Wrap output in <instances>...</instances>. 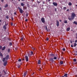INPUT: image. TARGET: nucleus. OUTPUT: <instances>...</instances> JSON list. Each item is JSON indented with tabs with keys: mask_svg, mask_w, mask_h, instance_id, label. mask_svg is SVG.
<instances>
[{
	"mask_svg": "<svg viewBox=\"0 0 77 77\" xmlns=\"http://www.w3.org/2000/svg\"><path fill=\"white\" fill-rule=\"evenodd\" d=\"M46 30H47V32H48V28H47V26H46L45 27Z\"/></svg>",
	"mask_w": 77,
	"mask_h": 77,
	"instance_id": "obj_26",
	"label": "nucleus"
},
{
	"mask_svg": "<svg viewBox=\"0 0 77 77\" xmlns=\"http://www.w3.org/2000/svg\"><path fill=\"white\" fill-rule=\"evenodd\" d=\"M54 11L55 12H56L57 11V9H56V8H55L54 9Z\"/></svg>",
	"mask_w": 77,
	"mask_h": 77,
	"instance_id": "obj_41",
	"label": "nucleus"
},
{
	"mask_svg": "<svg viewBox=\"0 0 77 77\" xmlns=\"http://www.w3.org/2000/svg\"><path fill=\"white\" fill-rule=\"evenodd\" d=\"M75 54V55H76V56H77V53L76 54Z\"/></svg>",
	"mask_w": 77,
	"mask_h": 77,
	"instance_id": "obj_64",
	"label": "nucleus"
},
{
	"mask_svg": "<svg viewBox=\"0 0 77 77\" xmlns=\"http://www.w3.org/2000/svg\"><path fill=\"white\" fill-rule=\"evenodd\" d=\"M47 0V1H48V2H50V1H51V0H46V1Z\"/></svg>",
	"mask_w": 77,
	"mask_h": 77,
	"instance_id": "obj_51",
	"label": "nucleus"
},
{
	"mask_svg": "<svg viewBox=\"0 0 77 77\" xmlns=\"http://www.w3.org/2000/svg\"><path fill=\"white\" fill-rule=\"evenodd\" d=\"M26 74H27V72H24V74H23V76L26 77Z\"/></svg>",
	"mask_w": 77,
	"mask_h": 77,
	"instance_id": "obj_12",
	"label": "nucleus"
},
{
	"mask_svg": "<svg viewBox=\"0 0 77 77\" xmlns=\"http://www.w3.org/2000/svg\"><path fill=\"white\" fill-rule=\"evenodd\" d=\"M0 11H2V7H0Z\"/></svg>",
	"mask_w": 77,
	"mask_h": 77,
	"instance_id": "obj_53",
	"label": "nucleus"
},
{
	"mask_svg": "<svg viewBox=\"0 0 77 77\" xmlns=\"http://www.w3.org/2000/svg\"><path fill=\"white\" fill-rule=\"evenodd\" d=\"M1 2H2L3 3V2H4V0H1Z\"/></svg>",
	"mask_w": 77,
	"mask_h": 77,
	"instance_id": "obj_50",
	"label": "nucleus"
},
{
	"mask_svg": "<svg viewBox=\"0 0 77 77\" xmlns=\"http://www.w3.org/2000/svg\"><path fill=\"white\" fill-rule=\"evenodd\" d=\"M68 19L70 21H71L72 20V18H69Z\"/></svg>",
	"mask_w": 77,
	"mask_h": 77,
	"instance_id": "obj_37",
	"label": "nucleus"
},
{
	"mask_svg": "<svg viewBox=\"0 0 77 77\" xmlns=\"http://www.w3.org/2000/svg\"><path fill=\"white\" fill-rule=\"evenodd\" d=\"M76 16L75 14L74 13V12H72V20H74V17Z\"/></svg>",
	"mask_w": 77,
	"mask_h": 77,
	"instance_id": "obj_1",
	"label": "nucleus"
},
{
	"mask_svg": "<svg viewBox=\"0 0 77 77\" xmlns=\"http://www.w3.org/2000/svg\"><path fill=\"white\" fill-rule=\"evenodd\" d=\"M20 40L21 41H23V38L22 37L20 38Z\"/></svg>",
	"mask_w": 77,
	"mask_h": 77,
	"instance_id": "obj_40",
	"label": "nucleus"
},
{
	"mask_svg": "<svg viewBox=\"0 0 77 77\" xmlns=\"http://www.w3.org/2000/svg\"><path fill=\"white\" fill-rule=\"evenodd\" d=\"M66 11H69V9H68L66 10Z\"/></svg>",
	"mask_w": 77,
	"mask_h": 77,
	"instance_id": "obj_56",
	"label": "nucleus"
},
{
	"mask_svg": "<svg viewBox=\"0 0 77 77\" xmlns=\"http://www.w3.org/2000/svg\"><path fill=\"white\" fill-rule=\"evenodd\" d=\"M5 48H6V47H5V46H4L2 49V51H4V50H5Z\"/></svg>",
	"mask_w": 77,
	"mask_h": 77,
	"instance_id": "obj_14",
	"label": "nucleus"
},
{
	"mask_svg": "<svg viewBox=\"0 0 77 77\" xmlns=\"http://www.w3.org/2000/svg\"><path fill=\"white\" fill-rule=\"evenodd\" d=\"M2 46H0V49H2Z\"/></svg>",
	"mask_w": 77,
	"mask_h": 77,
	"instance_id": "obj_48",
	"label": "nucleus"
},
{
	"mask_svg": "<svg viewBox=\"0 0 77 77\" xmlns=\"http://www.w3.org/2000/svg\"><path fill=\"white\" fill-rule=\"evenodd\" d=\"M9 45L11 46V45H12V42H10Z\"/></svg>",
	"mask_w": 77,
	"mask_h": 77,
	"instance_id": "obj_34",
	"label": "nucleus"
},
{
	"mask_svg": "<svg viewBox=\"0 0 77 77\" xmlns=\"http://www.w3.org/2000/svg\"><path fill=\"white\" fill-rule=\"evenodd\" d=\"M7 61L6 60L5 62H4L3 65L5 66H6V65H7Z\"/></svg>",
	"mask_w": 77,
	"mask_h": 77,
	"instance_id": "obj_6",
	"label": "nucleus"
},
{
	"mask_svg": "<svg viewBox=\"0 0 77 77\" xmlns=\"http://www.w3.org/2000/svg\"><path fill=\"white\" fill-rule=\"evenodd\" d=\"M24 9H27V7H25L24 8Z\"/></svg>",
	"mask_w": 77,
	"mask_h": 77,
	"instance_id": "obj_58",
	"label": "nucleus"
},
{
	"mask_svg": "<svg viewBox=\"0 0 77 77\" xmlns=\"http://www.w3.org/2000/svg\"><path fill=\"white\" fill-rule=\"evenodd\" d=\"M11 51V49H8V53H9Z\"/></svg>",
	"mask_w": 77,
	"mask_h": 77,
	"instance_id": "obj_25",
	"label": "nucleus"
},
{
	"mask_svg": "<svg viewBox=\"0 0 77 77\" xmlns=\"http://www.w3.org/2000/svg\"><path fill=\"white\" fill-rule=\"evenodd\" d=\"M76 45H77V44L75 43L74 44V47H76Z\"/></svg>",
	"mask_w": 77,
	"mask_h": 77,
	"instance_id": "obj_30",
	"label": "nucleus"
},
{
	"mask_svg": "<svg viewBox=\"0 0 77 77\" xmlns=\"http://www.w3.org/2000/svg\"><path fill=\"white\" fill-rule=\"evenodd\" d=\"M54 60H56V59H57V57H54Z\"/></svg>",
	"mask_w": 77,
	"mask_h": 77,
	"instance_id": "obj_29",
	"label": "nucleus"
},
{
	"mask_svg": "<svg viewBox=\"0 0 77 77\" xmlns=\"http://www.w3.org/2000/svg\"><path fill=\"white\" fill-rule=\"evenodd\" d=\"M64 76L65 77H68V74H67V73L65 74Z\"/></svg>",
	"mask_w": 77,
	"mask_h": 77,
	"instance_id": "obj_13",
	"label": "nucleus"
},
{
	"mask_svg": "<svg viewBox=\"0 0 77 77\" xmlns=\"http://www.w3.org/2000/svg\"><path fill=\"white\" fill-rule=\"evenodd\" d=\"M77 40H76L75 41V43H77Z\"/></svg>",
	"mask_w": 77,
	"mask_h": 77,
	"instance_id": "obj_55",
	"label": "nucleus"
},
{
	"mask_svg": "<svg viewBox=\"0 0 77 77\" xmlns=\"http://www.w3.org/2000/svg\"><path fill=\"white\" fill-rule=\"evenodd\" d=\"M57 27H58L59 26V22L58 20H57Z\"/></svg>",
	"mask_w": 77,
	"mask_h": 77,
	"instance_id": "obj_8",
	"label": "nucleus"
},
{
	"mask_svg": "<svg viewBox=\"0 0 77 77\" xmlns=\"http://www.w3.org/2000/svg\"><path fill=\"white\" fill-rule=\"evenodd\" d=\"M48 39H49V38H48L47 37L46 38V40L48 41Z\"/></svg>",
	"mask_w": 77,
	"mask_h": 77,
	"instance_id": "obj_44",
	"label": "nucleus"
},
{
	"mask_svg": "<svg viewBox=\"0 0 77 77\" xmlns=\"http://www.w3.org/2000/svg\"><path fill=\"white\" fill-rule=\"evenodd\" d=\"M11 25L12 26H13V23H11Z\"/></svg>",
	"mask_w": 77,
	"mask_h": 77,
	"instance_id": "obj_52",
	"label": "nucleus"
},
{
	"mask_svg": "<svg viewBox=\"0 0 77 77\" xmlns=\"http://www.w3.org/2000/svg\"><path fill=\"white\" fill-rule=\"evenodd\" d=\"M70 30V27L66 29V31L67 32H68V31H69Z\"/></svg>",
	"mask_w": 77,
	"mask_h": 77,
	"instance_id": "obj_15",
	"label": "nucleus"
},
{
	"mask_svg": "<svg viewBox=\"0 0 77 77\" xmlns=\"http://www.w3.org/2000/svg\"><path fill=\"white\" fill-rule=\"evenodd\" d=\"M49 60L50 61H51V62H52V63H53L54 62V60H53V58H51L49 59Z\"/></svg>",
	"mask_w": 77,
	"mask_h": 77,
	"instance_id": "obj_7",
	"label": "nucleus"
},
{
	"mask_svg": "<svg viewBox=\"0 0 77 77\" xmlns=\"http://www.w3.org/2000/svg\"><path fill=\"white\" fill-rule=\"evenodd\" d=\"M59 21L60 22H62V20H60Z\"/></svg>",
	"mask_w": 77,
	"mask_h": 77,
	"instance_id": "obj_61",
	"label": "nucleus"
},
{
	"mask_svg": "<svg viewBox=\"0 0 77 77\" xmlns=\"http://www.w3.org/2000/svg\"><path fill=\"white\" fill-rule=\"evenodd\" d=\"M6 18L7 19H8L9 18V16H6Z\"/></svg>",
	"mask_w": 77,
	"mask_h": 77,
	"instance_id": "obj_39",
	"label": "nucleus"
},
{
	"mask_svg": "<svg viewBox=\"0 0 77 77\" xmlns=\"http://www.w3.org/2000/svg\"><path fill=\"white\" fill-rule=\"evenodd\" d=\"M32 49V50H35V48H33V47H32L31 48Z\"/></svg>",
	"mask_w": 77,
	"mask_h": 77,
	"instance_id": "obj_35",
	"label": "nucleus"
},
{
	"mask_svg": "<svg viewBox=\"0 0 77 77\" xmlns=\"http://www.w3.org/2000/svg\"><path fill=\"white\" fill-rule=\"evenodd\" d=\"M4 7L5 8H7V7H8V4H6V5H5Z\"/></svg>",
	"mask_w": 77,
	"mask_h": 77,
	"instance_id": "obj_19",
	"label": "nucleus"
},
{
	"mask_svg": "<svg viewBox=\"0 0 77 77\" xmlns=\"http://www.w3.org/2000/svg\"><path fill=\"white\" fill-rule=\"evenodd\" d=\"M25 58L26 60V62L29 61V58L28 57V56H27L26 55L25 56Z\"/></svg>",
	"mask_w": 77,
	"mask_h": 77,
	"instance_id": "obj_4",
	"label": "nucleus"
},
{
	"mask_svg": "<svg viewBox=\"0 0 77 77\" xmlns=\"http://www.w3.org/2000/svg\"><path fill=\"white\" fill-rule=\"evenodd\" d=\"M5 59H6V58H3L2 60L4 62H5Z\"/></svg>",
	"mask_w": 77,
	"mask_h": 77,
	"instance_id": "obj_23",
	"label": "nucleus"
},
{
	"mask_svg": "<svg viewBox=\"0 0 77 77\" xmlns=\"http://www.w3.org/2000/svg\"><path fill=\"white\" fill-rule=\"evenodd\" d=\"M18 8L19 9V10H20V14H23V10H22V9L20 7H18Z\"/></svg>",
	"mask_w": 77,
	"mask_h": 77,
	"instance_id": "obj_2",
	"label": "nucleus"
},
{
	"mask_svg": "<svg viewBox=\"0 0 77 77\" xmlns=\"http://www.w3.org/2000/svg\"><path fill=\"white\" fill-rule=\"evenodd\" d=\"M16 14H17V13H16V12H15L14 13V15H16Z\"/></svg>",
	"mask_w": 77,
	"mask_h": 77,
	"instance_id": "obj_57",
	"label": "nucleus"
},
{
	"mask_svg": "<svg viewBox=\"0 0 77 77\" xmlns=\"http://www.w3.org/2000/svg\"><path fill=\"white\" fill-rule=\"evenodd\" d=\"M53 4L54 6H57V4L56 2H53Z\"/></svg>",
	"mask_w": 77,
	"mask_h": 77,
	"instance_id": "obj_9",
	"label": "nucleus"
},
{
	"mask_svg": "<svg viewBox=\"0 0 77 77\" xmlns=\"http://www.w3.org/2000/svg\"><path fill=\"white\" fill-rule=\"evenodd\" d=\"M73 61L74 62H76V61H77V60H76V59L75 58L73 59Z\"/></svg>",
	"mask_w": 77,
	"mask_h": 77,
	"instance_id": "obj_31",
	"label": "nucleus"
},
{
	"mask_svg": "<svg viewBox=\"0 0 77 77\" xmlns=\"http://www.w3.org/2000/svg\"><path fill=\"white\" fill-rule=\"evenodd\" d=\"M73 23L76 25H77V22L76 21H74Z\"/></svg>",
	"mask_w": 77,
	"mask_h": 77,
	"instance_id": "obj_18",
	"label": "nucleus"
},
{
	"mask_svg": "<svg viewBox=\"0 0 77 77\" xmlns=\"http://www.w3.org/2000/svg\"><path fill=\"white\" fill-rule=\"evenodd\" d=\"M28 21V19H26V20H25V21L26 22H27V21Z\"/></svg>",
	"mask_w": 77,
	"mask_h": 77,
	"instance_id": "obj_45",
	"label": "nucleus"
},
{
	"mask_svg": "<svg viewBox=\"0 0 77 77\" xmlns=\"http://www.w3.org/2000/svg\"><path fill=\"white\" fill-rule=\"evenodd\" d=\"M43 4H45V2H43Z\"/></svg>",
	"mask_w": 77,
	"mask_h": 77,
	"instance_id": "obj_59",
	"label": "nucleus"
},
{
	"mask_svg": "<svg viewBox=\"0 0 77 77\" xmlns=\"http://www.w3.org/2000/svg\"><path fill=\"white\" fill-rule=\"evenodd\" d=\"M20 65H17V67L18 68H20Z\"/></svg>",
	"mask_w": 77,
	"mask_h": 77,
	"instance_id": "obj_33",
	"label": "nucleus"
},
{
	"mask_svg": "<svg viewBox=\"0 0 77 77\" xmlns=\"http://www.w3.org/2000/svg\"><path fill=\"white\" fill-rule=\"evenodd\" d=\"M71 47H73V45H71Z\"/></svg>",
	"mask_w": 77,
	"mask_h": 77,
	"instance_id": "obj_54",
	"label": "nucleus"
},
{
	"mask_svg": "<svg viewBox=\"0 0 77 77\" xmlns=\"http://www.w3.org/2000/svg\"><path fill=\"white\" fill-rule=\"evenodd\" d=\"M69 6H71L72 5V3H71V2H69Z\"/></svg>",
	"mask_w": 77,
	"mask_h": 77,
	"instance_id": "obj_24",
	"label": "nucleus"
},
{
	"mask_svg": "<svg viewBox=\"0 0 77 77\" xmlns=\"http://www.w3.org/2000/svg\"><path fill=\"white\" fill-rule=\"evenodd\" d=\"M41 64V60H39L38 62V64Z\"/></svg>",
	"mask_w": 77,
	"mask_h": 77,
	"instance_id": "obj_20",
	"label": "nucleus"
},
{
	"mask_svg": "<svg viewBox=\"0 0 77 77\" xmlns=\"http://www.w3.org/2000/svg\"><path fill=\"white\" fill-rule=\"evenodd\" d=\"M62 50H63V51H65V50H66V49H65V48H64Z\"/></svg>",
	"mask_w": 77,
	"mask_h": 77,
	"instance_id": "obj_27",
	"label": "nucleus"
},
{
	"mask_svg": "<svg viewBox=\"0 0 77 77\" xmlns=\"http://www.w3.org/2000/svg\"><path fill=\"white\" fill-rule=\"evenodd\" d=\"M39 71H41V70H42V69H39Z\"/></svg>",
	"mask_w": 77,
	"mask_h": 77,
	"instance_id": "obj_60",
	"label": "nucleus"
},
{
	"mask_svg": "<svg viewBox=\"0 0 77 77\" xmlns=\"http://www.w3.org/2000/svg\"><path fill=\"white\" fill-rule=\"evenodd\" d=\"M63 9H64V10H66V7H64Z\"/></svg>",
	"mask_w": 77,
	"mask_h": 77,
	"instance_id": "obj_36",
	"label": "nucleus"
},
{
	"mask_svg": "<svg viewBox=\"0 0 77 77\" xmlns=\"http://www.w3.org/2000/svg\"><path fill=\"white\" fill-rule=\"evenodd\" d=\"M50 56L51 57H54L55 56V55L54 54H50Z\"/></svg>",
	"mask_w": 77,
	"mask_h": 77,
	"instance_id": "obj_10",
	"label": "nucleus"
},
{
	"mask_svg": "<svg viewBox=\"0 0 77 77\" xmlns=\"http://www.w3.org/2000/svg\"><path fill=\"white\" fill-rule=\"evenodd\" d=\"M15 50H18V48L16 47L15 48Z\"/></svg>",
	"mask_w": 77,
	"mask_h": 77,
	"instance_id": "obj_46",
	"label": "nucleus"
},
{
	"mask_svg": "<svg viewBox=\"0 0 77 77\" xmlns=\"http://www.w3.org/2000/svg\"><path fill=\"white\" fill-rule=\"evenodd\" d=\"M60 63L61 65H62L63 64V62L62 61H61L60 62Z\"/></svg>",
	"mask_w": 77,
	"mask_h": 77,
	"instance_id": "obj_16",
	"label": "nucleus"
},
{
	"mask_svg": "<svg viewBox=\"0 0 77 77\" xmlns=\"http://www.w3.org/2000/svg\"><path fill=\"white\" fill-rule=\"evenodd\" d=\"M18 61L19 62H21V59H19L18 60Z\"/></svg>",
	"mask_w": 77,
	"mask_h": 77,
	"instance_id": "obj_38",
	"label": "nucleus"
},
{
	"mask_svg": "<svg viewBox=\"0 0 77 77\" xmlns=\"http://www.w3.org/2000/svg\"><path fill=\"white\" fill-rule=\"evenodd\" d=\"M3 28L5 30H6V26L5 25L3 26Z\"/></svg>",
	"mask_w": 77,
	"mask_h": 77,
	"instance_id": "obj_11",
	"label": "nucleus"
},
{
	"mask_svg": "<svg viewBox=\"0 0 77 77\" xmlns=\"http://www.w3.org/2000/svg\"><path fill=\"white\" fill-rule=\"evenodd\" d=\"M64 24H67V23H68V22L67 21V20H65L64 21Z\"/></svg>",
	"mask_w": 77,
	"mask_h": 77,
	"instance_id": "obj_17",
	"label": "nucleus"
},
{
	"mask_svg": "<svg viewBox=\"0 0 77 77\" xmlns=\"http://www.w3.org/2000/svg\"><path fill=\"white\" fill-rule=\"evenodd\" d=\"M11 20H13V21H14V18H13V17H11Z\"/></svg>",
	"mask_w": 77,
	"mask_h": 77,
	"instance_id": "obj_43",
	"label": "nucleus"
},
{
	"mask_svg": "<svg viewBox=\"0 0 77 77\" xmlns=\"http://www.w3.org/2000/svg\"><path fill=\"white\" fill-rule=\"evenodd\" d=\"M5 58L6 60H8V59H9V54H8L7 55H6Z\"/></svg>",
	"mask_w": 77,
	"mask_h": 77,
	"instance_id": "obj_5",
	"label": "nucleus"
},
{
	"mask_svg": "<svg viewBox=\"0 0 77 77\" xmlns=\"http://www.w3.org/2000/svg\"><path fill=\"white\" fill-rule=\"evenodd\" d=\"M5 25L6 26H7V25H8V23H7V24H6V23H5Z\"/></svg>",
	"mask_w": 77,
	"mask_h": 77,
	"instance_id": "obj_42",
	"label": "nucleus"
},
{
	"mask_svg": "<svg viewBox=\"0 0 77 77\" xmlns=\"http://www.w3.org/2000/svg\"><path fill=\"white\" fill-rule=\"evenodd\" d=\"M1 22H2V20H0V23H1Z\"/></svg>",
	"mask_w": 77,
	"mask_h": 77,
	"instance_id": "obj_62",
	"label": "nucleus"
},
{
	"mask_svg": "<svg viewBox=\"0 0 77 77\" xmlns=\"http://www.w3.org/2000/svg\"><path fill=\"white\" fill-rule=\"evenodd\" d=\"M41 20L43 23H45V18H44V17H42L41 19Z\"/></svg>",
	"mask_w": 77,
	"mask_h": 77,
	"instance_id": "obj_3",
	"label": "nucleus"
},
{
	"mask_svg": "<svg viewBox=\"0 0 77 77\" xmlns=\"http://www.w3.org/2000/svg\"><path fill=\"white\" fill-rule=\"evenodd\" d=\"M33 74H34V73H33L32 74V75H33Z\"/></svg>",
	"mask_w": 77,
	"mask_h": 77,
	"instance_id": "obj_63",
	"label": "nucleus"
},
{
	"mask_svg": "<svg viewBox=\"0 0 77 77\" xmlns=\"http://www.w3.org/2000/svg\"><path fill=\"white\" fill-rule=\"evenodd\" d=\"M37 3H38V4H39L40 3H41V1H40V2H39V1H37Z\"/></svg>",
	"mask_w": 77,
	"mask_h": 77,
	"instance_id": "obj_32",
	"label": "nucleus"
},
{
	"mask_svg": "<svg viewBox=\"0 0 77 77\" xmlns=\"http://www.w3.org/2000/svg\"><path fill=\"white\" fill-rule=\"evenodd\" d=\"M21 5L22 6H24V4L23 3H21Z\"/></svg>",
	"mask_w": 77,
	"mask_h": 77,
	"instance_id": "obj_21",
	"label": "nucleus"
},
{
	"mask_svg": "<svg viewBox=\"0 0 77 77\" xmlns=\"http://www.w3.org/2000/svg\"><path fill=\"white\" fill-rule=\"evenodd\" d=\"M3 72H4V73H5V75H6V72L5 71L3 70Z\"/></svg>",
	"mask_w": 77,
	"mask_h": 77,
	"instance_id": "obj_28",
	"label": "nucleus"
},
{
	"mask_svg": "<svg viewBox=\"0 0 77 77\" xmlns=\"http://www.w3.org/2000/svg\"><path fill=\"white\" fill-rule=\"evenodd\" d=\"M26 17H28V14H26Z\"/></svg>",
	"mask_w": 77,
	"mask_h": 77,
	"instance_id": "obj_49",
	"label": "nucleus"
},
{
	"mask_svg": "<svg viewBox=\"0 0 77 77\" xmlns=\"http://www.w3.org/2000/svg\"><path fill=\"white\" fill-rule=\"evenodd\" d=\"M3 54H2V53L1 52L0 53V56H1V57H2V56H3Z\"/></svg>",
	"mask_w": 77,
	"mask_h": 77,
	"instance_id": "obj_22",
	"label": "nucleus"
},
{
	"mask_svg": "<svg viewBox=\"0 0 77 77\" xmlns=\"http://www.w3.org/2000/svg\"><path fill=\"white\" fill-rule=\"evenodd\" d=\"M31 54H33V52L32 51H31Z\"/></svg>",
	"mask_w": 77,
	"mask_h": 77,
	"instance_id": "obj_47",
	"label": "nucleus"
}]
</instances>
